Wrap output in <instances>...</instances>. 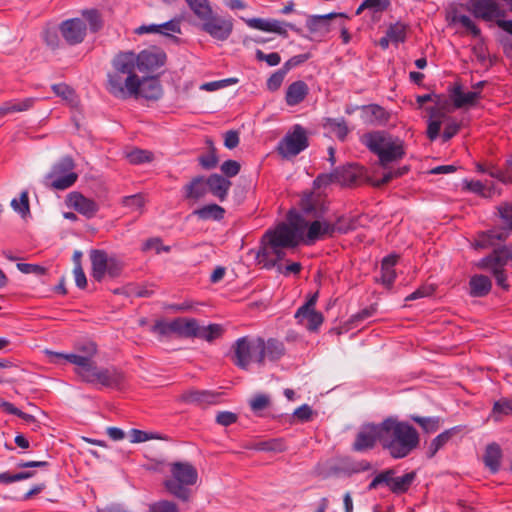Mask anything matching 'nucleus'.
Returning a JSON list of instances; mask_svg holds the SVG:
<instances>
[{
  "mask_svg": "<svg viewBox=\"0 0 512 512\" xmlns=\"http://www.w3.org/2000/svg\"><path fill=\"white\" fill-rule=\"evenodd\" d=\"M376 441L381 443V423L365 425L357 433L353 449L357 452L372 449Z\"/></svg>",
  "mask_w": 512,
  "mask_h": 512,
  "instance_id": "2eb2a0df",
  "label": "nucleus"
},
{
  "mask_svg": "<svg viewBox=\"0 0 512 512\" xmlns=\"http://www.w3.org/2000/svg\"><path fill=\"white\" fill-rule=\"evenodd\" d=\"M196 319L189 318H176L172 320L173 334H177L182 337H193L195 334Z\"/></svg>",
  "mask_w": 512,
  "mask_h": 512,
  "instance_id": "c9c22d12",
  "label": "nucleus"
},
{
  "mask_svg": "<svg viewBox=\"0 0 512 512\" xmlns=\"http://www.w3.org/2000/svg\"><path fill=\"white\" fill-rule=\"evenodd\" d=\"M110 257L104 250H91L90 260L92 264V276L100 282L104 278Z\"/></svg>",
  "mask_w": 512,
  "mask_h": 512,
  "instance_id": "a878e982",
  "label": "nucleus"
},
{
  "mask_svg": "<svg viewBox=\"0 0 512 512\" xmlns=\"http://www.w3.org/2000/svg\"><path fill=\"white\" fill-rule=\"evenodd\" d=\"M253 448L258 451L282 452L285 450V445L281 439H271L258 442Z\"/></svg>",
  "mask_w": 512,
  "mask_h": 512,
  "instance_id": "49530a36",
  "label": "nucleus"
},
{
  "mask_svg": "<svg viewBox=\"0 0 512 512\" xmlns=\"http://www.w3.org/2000/svg\"><path fill=\"white\" fill-rule=\"evenodd\" d=\"M201 21L202 31L218 41H226L233 31V22L230 18L222 17L213 12Z\"/></svg>",
  "mask_w": 512,
  "mask_h": 512,
  "instance_id": "9b49d317",
  "label": "nucleus"
},
{
  "mask_svg": "<svg viewBox=\"0 0 512 512\" xmlns=\"http://www.w3.org/2000/svg\"><path fill=\"white\" fill-rule=\"evenodd\" d=\"M138 88L136 89L134 97L141 96L148 100H157L162 96V86L157 78H143L138 77Z\"/></svg>",
  "mask_w": 512,
  "mask_h": 512,
  "instance_id": "5701e85b",
  "label": "nucleus"
},
{
  "mask_svg": "<svg viewBox=\"0 0 512 512\" xmlns=\"http://www.w3.org/2000/svg\"><path fill=\"white\" fill-rule=\"evenodd\" d=\"M285 75L286 73L282 69L274 72L266 82L267 89L272 92L278 90L284 81Z\"/></svg>",
  "mask_w": 512,
  "mask_h": 512,
  "instance_id": "13d9d810",
  "label": "nucleus"
},
{
  "mask_svg": "<svg viewBox=\"0 0 512 512\" xmlns=\"http://www.w3.org/2000/svg\"><path fill=\"white\" fill-rule=\"evenodd\" d=\"M260 356L258 364L263 365L265 360L277 361L285 354V347L283 342L270 338L267 341L259 337Z\"/></svg>",
  "mask_w": 512,
  "mask_h": 512,
  "instance_id": "aec40b11",
  "label": "nucleus"
},
{
  "mask_svg": "<svg viewBox=\"0 0 512 512\" xmlns=\"http://www.w3.org/2000/svg\"><path fill=\"white\" fill-rule=\"evenodd\" d=\"M208 190L220 201H224L231 187V182L219 174H212L206 179Z\"/></svg>",
  "mask_w": 512,
  "mask_h": 512,
  "instance_id": "bb28decb",
  "label": "nucleus"
},
{
  "mask_svg": "<svg viewBox=\"0 0 512 512\" xmlns=\"http://www.w3.org/2000/svg\"><path fill=\"white\" fill-rule=\"evenodd\" d=\"M160 34L170 36L171 33H181L180 20L172 19L165 23L159 24Z\"/></svg>",
  "mask_w": 512,
  "mask_h": 512,
  "instance_id": "680f3d73",
  "label": "nucleus"
},
{
  "mask_svg": "<svg viewBox=\"0 0 512 512\" xmlns=\"http://www.w3.org/2000/svg\"><path fill=\"white\" fill-rule=\"evenodd\" d=\"M11 206L16 212L21 214L23 217L28 215L30 213L28 192L23 191L20 194L19 200L13 199L11 201Z\"/></svg>",
  "mask_w": 512,
  "mask_h": 512,
  "instance_id": "8fccbe9b",
  "label": "nucleus"
},
{
  "mask_svg": "<svg viewBox=\"0 0 512 512\" xmlns=\"http://www.w3.org/2000/svg\"><path fill=\"white\" fill-rule=\"evenodd\" d=\"M208 191L206 179L202 176L193 178L183 187V195L187 200L198 201L203 198Z\"/></svg>",
  "mask_w": 512,
  "mask_h": 512,
  "instance_id": "cd10ccee",
  "label": "nucleus"
},
{
  "mask_svg": "<svg viewBox=\"0 0 512 512\" xmlns=\"http://www.w3.org/2000/svg\"><path fill=\"white\" fill-rule=\"evenodd\" d=\"M450 92V96L456 108L473 106L481 98L480 91L464 92L460 84H455Z\"/></svg>",
  "mask_w": 512,
  "mask_h": 512,
  "instance_id": "393cba45",
  "label": "nucleus"
},
{
  "mask_svg": "<svg viewBox=\"0 0 512 512\" xmlns=\"http://www.w3.org/2000/svg\"><path fill=\"white\" fill-rule=\"evenodd\" d=\"M358 171L357 167L349 164L342 168L334 170L329 175H320L317 177L316 182L331 183L337 182L342 185H350L357 180Z\"/></svg>",
  "mask_w": 512,
  "mask_h": 512,
  "instance_id": "6ab92c4d",
  "label": "nucleus"
},
{
  "mask_svg": "<svg viewBox=\"0 0 512 512\" xmlns=\"http://www.w3.org/2000/svg\"><path fill=\"white\" fill-rule=\"evenodd\" d=\"M398 261V255L391 254L383 258L381 263V282L386 287H391L396 278L394 266Z\"/></svg>",
  "mask_w": 512,
  "mask_h": 512,
  "instance_id": "f704fd0d",
  "label": "nucleus"
},
{
  "mask_svg": "<svg viewBox=\"0 0 512 512\" xmlns=\"http://www.w3.org/2000/svg\"><path fill=\"white\" fill-rule=\"evenodd\" d=\"M317 298L318 293L313 294L310 299L299 307L295 313V318L298 322L304 324L310 331L318 330L324 320L322 313L314 309Z\"/></svg>",
  "mask_w": 512,
  "mask_h": 512,
  "instance_id": "ddd939ff",
  "label": "nucleus"
},
{
  "mask_svg": "<svg viewBox=\"0 0 512 512\" xmlns=\"http://www.w3.org/2000/svg\"><path fill=\"white\" fill-rule=\"evenodd\" d=\"M419 443V433L407 422L392 417L381 422V445L392 458H405Z\"/></svg>",
  "mask_w": 512,
  "mask_h": 512,
  "instance_id": "7ed1b4c3",
  "label": "nucleus"
},
{
  "mask_svg": "<svg viewBox=\"0 0 512 512\" xmlns=\"http://www.w3.org/2000/svg\"><path fill=\"white\" fill-rule=\"evenodd\" d=\"M193 214L201 220H221L225 210L217 204H209L196 209Z\"/></svg>",
  "mask_w": 512,
  "mask_h": 512,
  "instance_id": "58836bf2",
  "label": "nucleus"
},
{
  "mask_svg": "<svg viewBox=\"0 0 512 512\" xmlns=\"http://www.w3.org/2000/svg\"><path fill=\"white\" fill-rule=\"evenodd\" d=\"M107 77V90L114 97L127 99L135 95L138 88L137 75H125L113 69Z\"/></svg>",
  "mask_w": 512,
  "mask_h": 512,
  "instance_id": "9d476101",
  "label": "nucleus"
},
{
  "mask_svg": "<svg viewBox=\"0 0 512 512\" xmlns=\"http://www.w3.org/2000/svg\"><path fill=\"white\" fill-rule=\"evenodd\" d=\"M151 332L160 337H167L173 334L172 321L157 320L151 327Z\"/></svg>",
  "mask_w": 512,
  "mask_h": 512,
  "instance_id": "4d7b16f0",
  "label": "nucleus"
},
{
  "mask_svg": "<svg viewBox=\"0 0 512 512\" xmlns=\"http://www.w3.org/2000/svg\"><path fill=\"white\" fill-rule=\"evenodd\" d=\"M269 403L270 399L268 396L258 394L250 401V406L253 411L257 412L267 408Z\"/></svg>",
  "mask_w": 512,
  "mask_h": 512,
  "instance_id": "774afa93",
  "label": "nucleus"
},
{
  "mask_svg": "<svg viewBox=\"0 0 512 512\" xmlns=\"http://www.w3.org/2000/svg\"><path fill=\"white\" fill-rule=\"evenodd\" d=\"M364 114L371 124L381 125L388 121L389 114L379 105L372 104L364 107Z\"/></svg>",
  "mask_w": 512,
  "mask_h": 512,
  "instance_id": "4c0bfd02",
  "label": "nucleus"
},
{
  "mask_svg": "<svg viewBox=\"0 0 512 512\" xmlns=\"http://www.w3.org/2000/svg\"><path fill=\"white\" fill-rule=\"evenodd\" d=\"M324 128L334 133L340 140H344L348 134V127L344 119H332L328 118L325 120Z\"/></svg>",
  "mask_w": 512,
  "mask_h": 512,
  "instance_id": "a19ab883",
  "label": "nucleus"
},
{
  "mask_svg": "<svg viewBox=\"0 0 512 512\" xmlns=\"http://www.w3.org/2000/svg\"><path fill=\"white\" fill-rule=\"evenodd\" d=\"M74 161L66 156L53 165L51 171L45 176L44 184L54 190H65L71 187L78 175L73 172Z\"/></svg>",
  "mask_w": 512,
  "mask_h": 512,
  "instance_id": "423d86ee",
  "label": "nucleus"
},
{
  "mask_svg": "<svg viewBox=\"0 0 512 512\" xmlns=\"http://www.w3.org/2000/svg\"><path fill=\"white\" fill-rule=\"evenodd\" d=\"M312 244L323 237H332L330 222L315 220L309 223L304 217L295 211L287 215V222L280 223L274 230H269L263 237L261 255L274 266L284 258L285 249L295 248L303 239Z\"/></svg>",
  "mask_w": 512,
  "mask_h": 512,
  "instance_id": "f257e3e1",
  "label": "nucleus"
},
{
  "mask_svg": "<svg viewBox=\"0 0 512 512\" xmlns=\"http://www.w3.org/2000/svg\"><path fill=\"white\" fill-rule=\"evenodd\" d=\"M87 31V25L83 19L73 18L62 22L60 32L65 41L70 45L81 43Z\"/></svg>",
  "mask_w": 512,
  "mask_h": 512,
  "instance_id": "dca6fc26",
  "label": "nucleus"
},
{
  "mask_svg": "<svg viewBox=\"0 0 512 512\" xmlns=\"http://www.w3.org/2000/svg\"><path fill=\"white\" fill-rule=\"evenodd\" d=\"M509 414H512V400L501 398L494 403L491 415L495 421H500L502 415Z\"/></svg>",
  "mask_w": 512,
  "mask_h": 512,
  "instance_id": "37998d69",
  "label": "nucleus"
},
{
  "mask_svg": "<svg viewBox=\"0 0 512 512\" xmlns=\"http://www.w3.org/2000/svg\"><path fill=\"white\" fill-rule=\"evenodd\" d=\"M138 71L152 73L162 67L166 61V54L159 48L151 47L136 54Z\"/></svg>",
  "mask_w": 512,
  "mask_h": 512,
  "instance_id": "4468645a",
  "label": "nucleus"
},
{
  "mask_svg": "<svg viewBox=\"0 0 512 512\" xmlns=\"http://www.w3.org/2000/svg\"><path fill=\"white\" fill-rule=\"evenodd\" d=\"M130 437H131L132 443H140V442H145V441L152 440V439H160V440L165 439L163 436H161L159 434L148 433V432L138 430V429H131Z\"/></svg>",
  "mask_w": 512,
  "mask_h": 512,
  "instance_id": "5fc2aeb1",
  "label": "nucleus"
},
{
  "mask_svg": "<svg viewBox=\"0 0 512 512\" xmlns=\"http://www.w3.org/2000/svg\"><path fill=\"white\" fill-rule=\"evenodd\" d=\"M485 173H488L491 177L496 178L503 183L512 182V175H509L506 171H502L493 164L487 165V170H485Z\"/></svg>",
  "mask_w": 512,
  "mask_h": 512,
  "instance_id": "bf43d9fd",
  "label": "nucleus"
},
{
  "mask_svg": "<svg viewBox=\"0 0 512 512\" xmlns=\"http://www.w3.org/2000/svg\"><path fill=\"white\" fill-rule=\"evenodd\" d=\"M386 33L388 37H390L392 42H404L406 39V25L399 22L395 23L393 25H390Z\"/></svg>",
  "mask_w": 512,
  "mask_h": 512,
  "instance_id": "09e8293b",
  "label": "nucleus"
},
{
  "mask_svg": "<svg viewBox=\"0 0 512 512\" xmlns=\"http://www.w3.org/2000/svg\"><path fill=\"white\" fill-rule=\"evenodd\" d=\"M223 333V328L219 324H210L208 326H200L198 322H196L195 326V334L193 337H197L208 342H212L213 340L219 338Z\"/></svg>",
  "mask_w": 512,
  "mask_h": 512,
  "instance_id": "e433bc0d",
  "label": "nucleus"
},
{
  "mask_svg": "<svg viewBox=\"0 0 512 512\" xmlns=\"http://www.w3.org/2000/svg\"><path fill=\"white\" fill-rule=\"evenodd\" d=\"M355 228L354 221L344 216L337 217L335 222H330V232L332 236L336 233L345 234Z\"/></svg>",
  "mask_w": 512,
  "mask_h": 512,
  "instance_id": "79ce46f5",
  "label": "nucleus"
},
{
  "mask_svg": "<svg viewBox=\"0 0 512 512\" xmlns=\"http://www.w3.org/2000/svg\"><path fill=\"white\" fill-rule=\"evenodd\" d=\"M248 26L253 29H258L264 32H273L277 33L283 37H287V28H290L296 32H299V29L295 27V25L291 23H287L284 21L276 20V19H261V18H252L246 21Z\"/></svg>",
  "mask_w": 512,
  "mask_h": 512,
  "instance_id": "f3484780",
  "label": "nucleus"
},
{
  "mask_svg": "<svg viewBox=\"0 0 512 512\" xmlns=\"http://www.w3.org/2000/svg\"><path fill=\"white\" fill-rule=\"evenodd\" d=\"M427 111L429 112V120L426 133L427 137L434 141L439 136L442 122L446 119V114L436 106L427 108Z\"/></svg>",
  "mask_w": 512,
  "mask_h": 512,
  "instance_id": "c756f323",
  "label": "nucleus"
},
{
  "mask_svg": "<svg viewBox=\"0 0 512 512\" xmlns=\"http://www.w3.org/2000/svg\"><path fill=\"white\" fill-rule=\"evenodd\" d=\"M177 505L171 501L162 500L149 506V512H177Z\"/></svg>",
  "mask_w": 512,
  "mask_h": 512,
  "instance_id": "052dcab7",
  "label": "nucleus"
},
{
  "mask_svg": "<svg viewBox=\"0 0 512 512\" xmlns=\"http://www.w3.org/2000/svg\"><path fill=\"white\" fill-rule=\"evenodd\" d=\"M122 203L134 211H140L144 206V199L141 195H131L124 197Z\"/></svg>",
  "mask_w": 512,
  "mask_h": 512,
  "instance_id": "0e129e2a",
  "label": "nucleus"
},
{
  "mask_svg": "<svg viewBox=\"0 0 512 512\" xmlns=\"http://www.w3.org/2000/svg\"><path fill=\"white\" fill-rule=\"evenodd\" d=\"M386 471L389 472L387 477L389 479L387 480V487L394 494L407 492L416 478V472L414 471L406 473L401 477L395 476L396 471L394 469H387Z\"/></svg>",
  "mask_w": 512,
  "mask_h": 512,
  "instance_id": "b1692460",
  "label": "nucleus"
},
{
  "mask_svg": "<svg viewBox=\"0 0 512 512\" xmlns=\"http://www.w3.org/2000/svg\"><path fill=\"white\" fill-rule=\"evenodd\" d=\"M498 215L505 225V228L512 231V204L505 202L498 206Z\"/></svg>",
  "mask_w": 512,
  "mask_h": 512,
  "instance_id": "603ef678",
  "label": "nucleus"
},
{
  "mask_svg": "<svg viewBox=\"0 0 512 512\" xmlns=\"http://www.w3.org/2000/svg\"><path fill=\"white\" fill-rule=\"evenodd\" d=\"M462 10H466V5L456 2L450 3L446 8V20L450 24H457L458 18L463 16V14H461Z\"/></svg>",
  "mask_w": 512,
  "mask_h": 512,
  "instance_id": "3c124183",
  "label": "nucleus"
},
{
  "mask_svg": "<svg viewBox=\"0 0 512 512\" xmlns=\"http://www.w3.org/2000/svg\"><path fill=\"white\" fill-rule=\"evenodd\" d=\"M362 143L379 158V164L387 168L405 155L404 142L383 132H371L362 136Z\"/></svg>",
  "mask_w": 512,
  "mask_h": 512,
  "instance_id": "20e7f679",
  "label": "nucleus"
},
{
  "mask_svg": "<svg viewBox=\"0 0 512 512\" xmlns=\"http://www.w3.org/2000/svg\"><path fill=\"white\" fill-rule=\"evenodd\" d=\"M112 68L118 73L125 75H137L135 70H138V61L136 53L133 51H121L117 53L112 59Z\"/></svg>",
  "mask_w": 512,
  "mask_h": 512,
  "instance_id": "412c9836",
  "label": "nucleus"
},
{
  "mask_svg": "<svg viewBox=\"0 0 512 512\" xmlns=\"http://www.w3.org/2000/svg\"><path fill=\"white\" fill-rule=\"evenodd\" d=\"M131 164H142L153 160V154L150 151L134 149L126 155Z\"/></svg>",
  "mask_w": 512,
  "mask_h": 512,
  "instance_id": "de8ad7c7",
  "label": "nucleus"
},
{
  "mask_svg": "<svg viewBox=\"0 0 512 512\" xmlns=\"http://www.w3.org/2000/svg\"><path fill=\"white\" fill-rule=\"evenodd\" d=\"M508 233L505 231H487L478 234L477 238L473 243L475 249H487L493 247L497 242L506 241Z\"/></svg>",
  "mask_w": 512,
  "mask_h": 512,
  "instance_id": "c85d7f7f",
  "label": "nucleus"
},
{
  "mask_svg": "<svg viewBox=\"0 0 512 512\" xmlns=\"http://www.w3.org/2000/svg\"><path fill=\"white\" fill-rule=\"evenodd\" d=\"M259 348V337L253 339L249 337L239 338L232 346V361L239 368L247 370L252 362L258 363Z\"/></svg>",
  "mask_w": 512,
  "mask_h": 512,
  "instance_id": "0eeeda50",
  "label": "nucleus"
},
{
  "mask_svg": "<svg viewBox=\"0 0 512 512\" xmlns=\"http://www.w3.org/2000/svg\"><path fill=\"white\" fill-rule=\"evenodd\" d=\"M66 204L87 218H92L99 210V205L79 192L67 195Z\"/></svg>",
  "mask_w": 512,
  "mask_h": 512,
  "instance_id": "a211bd4d",
  "label": "nucleus"
},
{
  "mask_svg": "<svg viewBox=\"0 0 512 512\" xmlns=\"http://www.w3.org/2000/svg\"><path fill=\"white\" fill-rule=\"evenodd\" d=\"M508 262L507 246H502L493 250L491 254L482 258L478 263L477 267L491 271L494 275L497 284L503 289H508L507 274L505 272V266Z\"/></svg>",
  "mask_w": 512,
  "mask_h": 512,
  "instance_id": "6e6552de",
  "label": "nucleus"
},
{
  "mask_svg": "<svg viewBox=\"0 0 512 512\" xmlns=\"http://www.w3.org/2000/svg\"><path fill=\"white\" fill-rule=\"evenodd\" d=\"M17 268L24 274L44 275L46 268L37 264L18 263Z\"/></svg>",
  "mask_w": 512,
  "mask_h": 512,
  "instance_id": "69168bd1",
  "label": "nucleus"
},
{
  "mask_svg": "<svg viewBox=\"0 0 512 512\" xmlns=\"http://www.w3.org/2000/svg\"><path fill=\"white\" fill-rule=\"evenodd\" d=\"M466 10L471 12L475 18L490 22L504 17L505 12L496 0H469Z\"/></svg>",
  "mask_w": 512,
  "mask_h": 512,
  "instance_id": "f8f14e48",
  "label": "nucleus"
},
{
  "mask_svg": "<svg viewBox=\"0 0 512 512\" xmlns=\"http://www.w3.org/2000/svg\"><path fill=\"white\" fill-rule=\"evenodd\" d=\"M314 412L312 408L308 404H303L302 406L295 409L293 413V417L297 419L299 422H308L312 419Z\"/></svg>",
  "mask_w": 512,
  "mask_h": 512,
  "instance_id": "e2e57ef3",
  "label": "nucleus"
},
{
  "mask_svg": "<svg viewBox=\"0 0 512 512\" xmlns=\"http://www.w3.org/2000/svg\"><path fill=\"white\" fill-rule=\"evenodd\" d=\"M218 397L219 394L207 390H189L182 395V400L187 403L205 406L217 403Z\"/></svg>",
  "mask_w": 512,
  "mask_h": 512,
  "instance_id": "7c9ffc66",
  "label": "nucleus"
},
{
  "mask_svg": "<svg viewBox=\"0 0 512 512\" xmlns=\"http://www.w3.org/2000/svg\"><path fill=\"white\" fill-rule=\"evenodd\" d=\"M469 286L471 296L484 297L491 291L492 282L488 276L479 274L471 277Z\"/></svg>",
  "mask_w": 512,
  "mask_h": 512,
  "instance_id": "72a5a7b5",
  "label": "nucleus"
},
{
  "mask_svg": "<svg viewBox=\"0 0 512 512\" xmlns=\"http://www.w3.org/2000/svg\"><path fill=\"white\" fill-rule=\"evenodd\" d=\"M171 478L164 481L167 491L176 498L187 502L191 497L189 486L198 481V471L190 462L176 461L169 464Z\"/></svg>",
  "mask_w": 512,
  "mask_h": 512,
  "instance_id": "39448f33",
  "label": "nucleus"
},
{
  "mask_svg": "<svg viewBox=\"0 0 512 512\" xmlns=\"http://www.w3.org/2000/svg\"><path fill=\"white\" fill-rule=\"evenodd\" d=\"M342 13H329L326 15H310L307 18L306 26L310 33L325 36L330 32V20L336 17H343Z\"/></svg>",
  "mask_w": 512,
  "mask_h": 512,
  "instance_id": "4be33fe9",
  "label": "nucleus"
},
{
  "mask_svg": "<svg viewBox=\"0 0 512 512\" xmlns=\"http://www.w3.org/2000/svg\"><path fill=\"white\" fill-rule=\"evenodd\" d=\"M83 16L85 19H83L86 22L89 23L90 30L92 32H97L102 27V19L98 11L96 10H88L83 12Z\"/></svg>",
  "mask_w": 512,
  "mask_h": 512,
  "instance_id": "864d4df0",
  "label": "nucleus"
},
{
  "mask_svg": "<svg viewBox=\"0 0 512 512\" xmlns=\"http://www.w3.org/2000/svg\"><path fill=\"white\" fill-rule=\"evenodd\" d=\"M309 145L307 131L299 124L293 126L278 144V152L284 158L295 157Z\"/></svg>",
  "mask_w": 512,
  "mask_h": 512,
  "instance_id": "1a4fd4ad",
  "label": "nucleus"
},
{
  "mask_svg": "<svg viewBox=\"0 0 512 512\" xmlns=\"http://www.w3.org/2000/svg\"><path fill=\"white\" fill-rule=\"evenodd\" d=\"M411 419L417 423L426 433L436 432L440 428L439 417L412 416Z\"/></svg>",
  "mask_w": 512,
  "mask_h": 512,
  "instance_id": "a18cd8bd",
  "label": "nucleus"
},
{
  "mask_svg": "<svg viewBox=\"0 0 512 512\" xmlns=\"http://www.w3.org/2000/svg\"><path fill=\"white\" fill-rule=\"evenodd\" d=\"M502 450L500 446L493 442L486 446L483 461L485 466L492 472L496 473L501 464Z\"/></svg>",
  "mask_w": 512,
  "mask_h": 512,
  "instance_id": "473e14b6",
  "label": "nucleus"
},
{
  "mask_svg": "<svg viewBox=\"0 0 512 512\" xmlns=\"http://www.w3.org/2000/svg\"><path fill=\"white\" fill-rule=\"evenodd\" d=\"M52 363H60L66 360L76 366L75 372L83 381L92 384H101L109 388H120L124 383V375L118 369L98 368L93 360L79 354H63L59 352L46 351Z\"/></svg>",
  "mask_w": 512,
  "mask_h": 512,
  "instance_id": "f03ea898",
  "label": "nucleus"
},
{
  "mask_svg": "<svg viewBox=\"0 0 512 512\" xmlns=\"http://www.w3.org/2000/svg\"><path fill=\"white\" fill-rule=\"evenodd\" d=\"M309 88L304 81H295L291 83L285 95V101L288 106H296L300 104L308 95Z\"/></svg>",
  "mask_w": 512,
  "mask_h": 512,
  "instance_id": "2f4dec72",
  "label": "nucleus"
},
{
  "mask_svg": "<svg viewBox=\"0 0 512 512\" xmlns=\"http://www.w3.org/2000/svg\"><path fill=\"white\" fill-rule=\"evenodd\" d=\"M221 171L227 177H234L240 171V164L235 160H227L221 165Z\"/></svg>",
  "mask_w": 512,
  "mask_h": 512,
  "instance_id": "338daca9",
  "label": "nucleus"
},
{
  "mask_svg": "<svg viewBox=\"0 0 512 512\" xmlns=\"http://www.w3.org/2000/svg\"><path fill=\"white\" fill-rule=\"evenodd\" d=\"M33 471H25L16 474H10L9 472L0 473V483L9 484L12 482L28 479L34 476Z\"/></svg>",
  "mask_w": 512,
  "mask_h": 512,
  "instance_id": "6e6d98bb",
  "label": "nucleus"
},
{
  "mask_svg": "<svg viewBox=\"0 0 512 512\" xmlns=\"http://www.w3.org/2000/svg\"><path fill=\"white\" fill-rule=\"evenodd\" d=\"M194 14L200 19L208 17L212 11L208 0H185Z\"/></svg>",
  "mask_w": 512,
  "mask_h": 512,
  "instance_id": "c03bdc74",
  "label": "nucleus"
},
{
  "mask_svg": "<svg viewBox=\"0 0 512 512\" xmlns=\"http://www.w3.org/2000/svg\"><path fill=\"white\" fill-rule=\"evenodd\" d=\"M456 433V429H448L436 436L430 443L427 451L428 458H432L435 454L451 439Z\"/></svg>",
  "mask_w": 512,
  "mask_h": 512,
  "instance_id": "ea45409f",
  "label": "nucleus"
}]
</instances>
